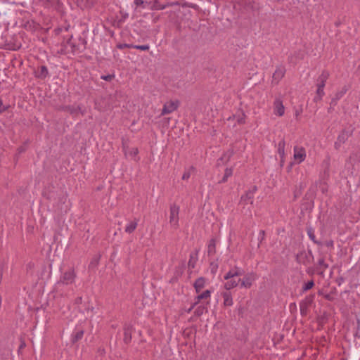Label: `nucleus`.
I'll return each instance as SVG.
<instances>
[{"mask_svg":"<svg viewBox=\"0 0 360 360\" xmlns=\"http://www.w3.org/2000/svg\"><path fill=\"white\" fill-rule=\"evenodd\" d=\"M240 114L236 115L237 122L238 124H244L245 123L246 115L243 110L240 109Z\"/></svg>","mask_w":360,"mask_h":360,"instance_id":"c756f323","label":"nucleus"},{"mask_svg":"<svg viewBox=\"0 0 360 360\" xmlns=\"http://www.w3.org/2000/svg\"><path fill=\"white\" fill-rule=\"evenodd\" d=\"M82 302V297H78L75 300V304L79 305Z\"/></svg>","mask_w":360,"mask_h":360,"instance_id":"a18cd8bd","label":"nucleus"},{"mask_svg":"<svg viewBox=\"0 0 360 360\" xmlns=\"http://www.w3.org/2000/svg\"><path fill=\"white\" fill-rule=\"evenodd\" d=\"M58 110L68 112L71 115L77 113V110H80V106L74 107L72 105H63L60 106Z\"/></svg>","mask_w":360,"mask_h":360,"instance_id":"393cba45","label":"nucleus"},{"mask_svg":"<svg viewBox=\"0 0 360 360\" xmlns=\"http://www.w3.org/2000/svg\"><path fill=\"white\" fill-rule=\"evenodd\" d=\"M307 234L309 238L315 243L319 245H321V243L316 240V236L314 235V230L311 228L307 229Z\"/></svg>","mask_w":360,"mask_h":360,"instance_id":"473e14b6","label":"nucleus"},{"mask_svg":"<svg viewBox=\"0 0 360 360\" xmlns=\"http://www.w3.org/2000/svg\"><path fill=\"white\" fill-rule=\"evenodd\" d=\"M286 70L283 65H278L276 67L275 72L272 75L271 83L278 84L282 78L285 76Z\"/></svg>","mask_w":360,"mask_h":360,"instance_id":"f8f14e48","label":"nucleus"},{"mask_svg":"<svg viewBox=\"0 0 360 360\" xmlns=\"http://www.w3.org/2000/svg\"><path fill=\"white\" fill-rule=\"evenodd\" d=\"M210 297L211 291L210 290H206L202 293L199 294L195 297V302L191 308L188 310V311L190 312L197 304H198L202 301H204L207 304H210Z\"/></svg>","mask_w":360,"mask_h":360,"instance_id":"423d86ee","label":"nucleus"},{"mask_svg":"<svg viewBox=\"0 0 360 360\" xmlns=\"http://www.w3.org/2000/svg\"><path fill=\"white\" fill-rule=\"evenodd\" d=\"M134 4L136 7L141 6L143 8H145V3L143 0H134Z\"/></svg>","mask_w":360,"mask_h":360,"instance_id":"a19ab883","label":"nucleus"},{"mask_svg":"<svg viewBox=\"0 0 360 360\" xmlns=\"http://www.w3.org/2000/svg\"><path fill=\"white\" fill-rule=\"evenodd\" d=\"M257 188L256 186H254L252 189L247 191L245 194H243L240 197V203L243 204L244 205H247L248 201H250V204L253 203L254 194L257 191Z\"/></svg>","mask_w":360,"mask_h":360,"instance_id":"ddd939ff","label":"nucleus"},{"mask_svg":"<svg viewBox=\"0 0 360 360\" xmlns=\"http://www.w3.org/2000/svg\"><path fill=\"white\" fill-rule=\"evenodd\" d=\"M324 297L326 300H329V301H332L333 299V297L330 294L325 295Z\"/></svg>","mask_w":360,"mask_h":360,"instance_id":"09e8293b","label":"nucleus"},{"mask_svg":"<svg viewBox=\"0 0 360 360\" xmlns=\"http://www.w3.org/2000/svg\"><path fill=\"white\" fill-rule=\"evenodd\" d=\"M63 31V28L58 27L54 30V32L56 35L60 34Z\"/></svg>","mask_w":360,"mask_h":360,"instance_id":"49530a36","label":"nucleus"},{"mask_svg":"<svg viewBox=\"0 0 360 360\" xmlns=\"http://www.w3.org/2000/svg\"><path fill=\"white\" fill-rule=\"evenodd\" d=\"M24 347H25V343L24 341L22 342L20 346V349H22Z\"/></svg>","mask_w":360,"mask_h":360,"instance_id":"5fc2aeb1","label":"nucleus"},{"mask_svg":"<svg viewBox=\"0 0 360 360\" xmlns=\"http://www.w3.org/2000/svg\"><path fill=\"white\" fill-rule=\"evenodd\" d=\"M345 92H346V90L337 92L335 94L334 98H332V103H335L339 99H340L343 96V95L345 94Z\"/></svg>","mask_w":360,"mask_h":360,"instance_id":"72a5a7b5","label":"nucleus"},{"mask_svg":"<svg viewBox=\"0 0 360 360\" xmlns=\"http://www.w3.org/2000/svg\"><path fill=\"white\" fill-rule=\"evenodd\" d=\"M169 5V4H167V5L162 4L159 1V0H155V1L153 2V6L151 7V9L152 10H163V9H165Z\"/></svg>","mask_w":360,"mask_h":360,"instance_id":"7c9ffc66","label":"nucleus"},{"mask_svg":"<svg viewBox=\"0 0 360 360\" xmlns=\"http://www.w3.org/2000/svg\"><path fill=\"white\" fill-rule=\"evenodd\" d=\"M84 331L83 330H80L77 331L75 334L72 335L71 342L72 344L76 343L79 340H80L84 335Z\"/></svg>","mask_w":360,"mask_h":360,"instance_id":"cd10ccee","label":"nucleus"},{"mask_svg":"<svg viewBox=\"0 0 360 360\" xmlns=\"http://www.w3.org/2000/svg\"><path fill=\"white\" fill-rule=\"evenodd\" d=\"M133 49L141 50V51H148L149 50V46L148 44L145 45H134Z\"/></svg>","mask_w":360,"mask_h":360,"instance_id":"c9c22d12","label":"nucleus"},{"mask_svg":"<svg viewBox=\"0 0 360 360\" xmlns=\"http://www.w3.org/2000/svg\"><path fill=\"white\" fill-rule=\"evenodd\" d=\"M115 77L114 75H102L101 78L103 80L110 82L112 81Z\"/></svg>","mask_w":360,"mask_h":360,"instance_id":"ea45409f","label":"nucleus"},{"mask_svg":"<svg viewBox=\"0 0 360 360\" xmlns=\"http://www.w3.org/2000/svg\"><path fill=\"white\" fill-rule=\"evenodd\" d=\"M323 172L321 173V178L327 181L330 177V157L327 155L321 163Z\"/></svg>","mask_w":360,"mask_h":360,"instance_id":"9b49d317","label":"nucleus"},{"mask_svg":"<svg viewBox=\"0 0 360 360\" xmlns=\"http://www.w3.org/2000/svg\"><path fill=\"white\" fill-rule=\"evenodd\" d=\"M179 106V101L178 100L169 101L164 104L160 115L163 116L165 115L170 114L177 110Z\"/></svg>","mask_w":360,"mask_h":360,"instance_id":"0eeeda50","label":"nucleus"},{"mask_svg":"<svg viewBox=\"0 0 360 360\" xmlns=\"http://www.w3.org/2000/svg\"><path fill=\"white\" fill-rule=\"evenodd\" d=\"M274 112L277 116L281 117L285 113V107L280 98H276L274 102Z\"/></svg>","mask_w":360,"mask_h":360,"instance_id":"dca6fc26","label":"nucleus"},{"mask_svg":"<svg viewBox=\"0 0 360 360\" xmlns=\"http://www.w3.org/2000/svg\"><path fill=\"white\" fill-rule=\"evenodd\" d=\"M190 169H194V167H191L190 168Z\"/></svg>","mask_w":360,"mask_h":360,"instance_id":"052dcab7","label":"nucleus"},{"mask_svg":"<svg viewBox=\"0 0 360 360\" xmlns=\"http://www.w3.org/2000/svg\"><path fill=\"white\" fill-rule=\"evenodd\" d=\"M312 259L313 255L311 251L310 250L308 252H306L305 251H302L299 252L296 256V261L299 264H302L305 266L309 264Z\"/></svg>","mask_w":360,"mask_h":360,"instance_id":"6e6552de","label":"nucleus"},{"mask_svg":"<svg viewBox=\"0 0 360 360\" xmlns=\"http://www.w3.org/2000/svg\"><path fill=\"white\" fill-rule=\"evenodd\" d=\"M86 41L85 39L80 37L79 43L76 44L72 41V36H71L65 44L63 49H61V53L63 54L72 53L77 51H82L86 49Z\"/></svg>","mask_w":360,"mask_h":360,"instance_id":"f257e3e1","label":"nucleus"},{"mask_svg":"<svg viewBox=\"0 0 360 360\" xmlns=\"http://www.w3.org/2000/svg\"><path fill=\"white\" fill-rule=\"evenodd\" d=\"M139 219L134 218L125 227L124 231L127 233H132L138 226Z\"/></svg>","mask_w":360,"mask_h":360,"instance_id":"5701e85b","label":"nucleus"},{"mask_svg":"<svg viewBox=\"0 0 360 360\" xmlns=\"http://www.w3.org/2000/svg\"><path fill=\"white\" fill-rule=\"evenodd\" d=\"M205 285V278L204 277H199L197 278L193 284V287L196 293H200Z\"/></svg>","mask_w":360,"mask_h":360,"instance_id":"412c9836","label":"nucleus"},{"mask_svg":"<svg viewBox=\"0 0 360 360\" xmlns=\"http://www.w3.org/2000/svg\"><path fill=\"white\" fill-rule=\"evenodd\" d=\"M236 117V115H233L232 116H230V117L227 119V120H228V121H230V120H232L235 119Z\"/></svg>","mask_w":360,"mask_h":360,"instance_id":"864d4df0","label":"nucleus"},{"mask_svg":"<svg viewBox=\"0 0 360 360\" xmlns=\"http://www.w3.org/2000/svg\"><path fill=\"white\" fill-rule=\"evenodd\" d=\"M314 285V282L313 280H311L308 281L307 283H304V285L302 287V291L305 292L310 289H311Z\"/></svg>","mask_w":360,"mask_h":360,"instance_id":"f704fd0d","label":"nucleus"},{"mask_svg":"<svg viewBox=\"0 0 360 360\" xmlns=\"http://www.w3.org/2000/svg\"><path fill=\"white\" fill-rule=\"evenodd\" d=\"M284 162H285V158H281V160H280V165H281V167L283 166Z\"/></svg>","mask_w":360,"mask_h":360,"instance_id":"603ef678","label":"nucleus"},{"mask_svg":"<svg viewBox=\"0 0 360 360\" xmlns=\"http://www.w3.org/2000/svg\"><path fill=\"white\" fill-rule=\"evenodd\" d=\"M233 174V169L232 168H226L224 171V175L222 178V179L219 182L221 183H225L227 181L228 178L231 176Z\"/></svg>","mask_w":360,"mask_h":360,"instance_id":"c85d7f7f","label":"nucleus"},{"mask_svg":"<svg viewBox=\"0 0 360 360\" xmlns=\"http://www.w3.org/2000/svg\"><path fill=\"white\" fill-rule=\"evenodd\" d=\"M179 207L175 204L171 205L170 207V215H169V223L172 226L174 229H177L179 227Z\"/></svg>","mask_w":360,"mask_h":360,"instance_id":"39448f33","label":"nucleus"},{"mask_svg":"<svg viewBox=\"0 0 360 360\" xmlns=\"http://www.w3.org/2000/svg\"><path fill=\"white\" fill-rule=\"evenodd\" d=\"M257 275L255 272H250L245 274L242 279H240V288H250L253 283L257 280Z\"/></svg>","mask_w":360,"mask_h":360,"instance_id":"20e7f679","label":"nucleus"},{"mask_svg":"<svg viewBox=\"0 0 360 360\" xmlns=\"http://www.w3.org/2000/svg\"><path fill=\"white\" fill-rule=\"evenodd\" d=\"M116 46L119 49H123L125 48H133L134 45L129 44H120H120H117Z\"/></svg>","mask_w":360,"mask_h":360,"instance_id":"4c0bfd02","label":"nucleus"},{"mask_svg":"<svg viewBox=\"0 0 360 360\" xmlns=\"http://www.w3.org/2000/svg\"><path fill=\"white\" fill-rule=\"evenodd\" d=\"M221 296L224 299V305L225 307H229L233 305L232 295L230 290H226V291L222 292Z\"/></svg>","mask_w":360,"mask_h":360,"instance_id":"6ab92c4d","label":"nucleus"},{"mask_svg":"<svg viewBox=\"0 0 360 360\" xmlns=\"http://www.w3.org/2000/svg\"><path fill=\"white\" fill-rule=\"evenodd\" d=\"M293 158L298 164L304 161L307 157L306 150L303 146H295L293 148Z\"/></svg>","mask_w":360,"mask_h":360,"instance_id":"9d476101","label":"nucleus"},{"mask_svg":"<svg viewBox=\"0 0 360 360\" xmlns=\"http://www.w3.org/2000/svg\"><path fill=\"white\" fill-rule=\"evenodd\" d=\"M132 326L130 325H125L123 328L124 338L123 341L126 345L131 342L132 339Z\"/></svg>","mask_w":360,"mask_h":360,"instance_id":"f3484780","label":"nucleus"},{"mask_svg":"<svg viewBox=\"0 0 360 360\" xmlns=\"http://www.w3.org/2000/svg\"><path fill=\"white\" fill-rule=\"evenodd\" d=\"M191 176V172L190 171H186L182 175V179L183 180H188Z\"/></svg>","mask_w":360,"mask_h":360,"instance_id":"79ce46f5","label":"nucleus"},{"mask_svg":"<svg viewBox=\"0 0 360 360\" xmlns=\"http://www.w3.org/2000/svg\"><path fill=\"white\" fill-rule=\"evenodd\" d=\"M325 245L328 248H333L334 243L333 240H329L325 242Z\"/></svg>","mask_w":360,"mask_h":360,"instance_id":"c03bdc74","label":"nucleus"},{"mask_svg":"<svg viewBox=\"0 0 360 360\" xmlns=\"http://www.w3.org/2000/svg\"><path fill=\"white\" fill-rule=\"evenodd\" d=\"M226 282L224 283V287L226 290H230L236 287H237L240 283V278H239L238 281H236L234 278H229L228 280H226Z\"/></svg>","mask_w":360,"mask_h":360,"instance_id":"4be33fe9","label":"nucleus"},{"mask_svg":"<svg viewBox=\"0 0 360 360\" xmlns=\"http://www.w3.org/2000/svg\"><path fill=\"white\" fill-rule=\"evenodd\" d=\"M131 153H133L134 155H137L139 153L138 148H133Z\"/></svg>","mask_w":360,"mask_h":360,"instance_id":"3c124183","label":"nucleus"},{"mask_svg":"<svg viewBox=\"0 0 360 360\" xmlns=\"http://www.w3.org/2000/svg\"><path fill=\"white\" fill-rule=\"evenodd\" d=\"M285 139H283L278 143V153L280 155V158L285 157Z\"/></svg>","mask_w":360,"mask_h":360,"instance_id":"a878e982","label":"nucleus"},{"mask_svg":"<svg viewBox=\"0 0 360 360\" xmlns=\"http://www.w3.org/2000/svg\"><path fill=\"white\" fill-rule=\"evenodd\" d=\"M37 26L38 25L36 24L33 20H28L24 25L25 29L31 32L34 31Z\"/></svg>","mask_w":360,"mask_h":360,"instance_id":"bb28decb","label":"nucleus"},{"mask_svg":"<svg viewBox=\"0 0 360 360\" xmlns=\"http://www.w3.org/2000/svg\"><path fill=\"white\" fill-rule=\"evenodd\" d=\"M49 75V71L45 65L39 68L38 72L35 73V77L40 79H45Z\"/></svg>","mask_w":360,"mask_h":360,"instance_id":"b1692460","label":"nucleus"},{"mask_svg":"<svg viewBox=\"0 0 360 360\" xmlns=\"http://www.w3.org/2000/svg\"><path fill=\"white\" fill-rule=\"evenodd\" d=\"M259 234H260V235H261V236H262V238H261V241H262V240H264V236H265V231H264V230H261V231H260V232H259Z\"/></svg>","mask_w":360,"mask_h":360,"instance_id":"8fccbe9b","label":"nucleus"},{"mask_svg":"<svg viewBox=\"0 0 360 360\" xmlns=\"http://www.w3.org/2000/svg\"><path fill=\"white\" fill-rule=\"evenodd\" d=\"M18 150H19V152H20V153H21V152H22V151H23V150H22V148H19Z\"/></svg>","mask_w":360,"mask_h":360,"instance_id":"13d9d810","label":"nucleus"},{"mask_svg":"<svg viewBox=\"0 0 360 360\" xmlns=\"http://www.w3.org/2000/svg\"><path fill=\"white\" fill-rule=\"evenodd\" d=\"M321 191L323 193H326L328 192V185L326 183H324V186L321 188Z\"/></svg>","mask_w":360,"mask_h":360,"instance_id":"de8ad7c7","label":"nucleus"},{"mask_svg":"<svg viewBox=\"0 0 360 360\" xmlns=\"http://www.w3.org/2000/svg\"><path fill=\"white\" fill-rule=\"evenodd\" d=\"M44 7L53 8L56 11H60L63 3L60 0H37Z\"/></svg>","mask_w":360,"mask_h":360,"instance_id":"1a4fd4ad","label":"nucleus"},{"mask_svg":"<svg viewBox=\"0 0 360 360\" xmlns=\"http://www.w3.org/2000/svg\"><path fill=\"white\" fill-rule=\"evenodd\" d=\"M205 309V307L199 306L196 308L194 313L196 316H200L203 314Z\"/></svg>","mask_w":360,"mask_h":360,"instance_id":"e433bc0d","label":"nucleus"},{"mask_svg":"<svg viewBox=\"0 0 360 360\" xmlns=\"http://www.w3.org/2000/svg\"><path fill=\"white\" fill-rule=\"evenodd\" d=\"M314 295H311L305 297L302 302H300V312L303 316H306L308 311L309 307L311 305L314 301Z\"/></svg>","mask_w":360,"mask_h":360,"instance_id":"4468645a","label":"nucleus"},{"mask_svg":"<svg viewBox=\"0 0 360 360\" xmlns=\"http://www.w3.org/2000/svg\"><path fill=\"white\" fill-rule=\"evenodd\" d=\"M242 275V272L240 268L237 266H234L232 269H231L224 276V280H228L229 278H233L236 276H239Z\"/></svg>","mask_w":360,"mask_h":360,"instance_id":"a211bd4d","label":"nucleus"},{"mask_svg":"<svg viewBox=\"0 0 360 360\" xmlns=\"http://www.w3.org/2000/svg\"><path fill=\"white\" fill-rule=\"evenodd\" d=\"M10 108V105H4L3 101L0 99V114L6 111Z\"/></svg>","mask_w":360,"mask_h":360,"instance_id":"58836bf2","label":"nucleus"},{"mask_svg":"<svg viewBox=\"0 0 360 360\" xmlns=\"http://www.w3.org/2000/svg\"><path fill=\"white\" fill-rule=\"evenodd\" d=\"M65 32H67L68 30V27H65V30H64Z\"/></svg>","mask_w":360,"mask_h":360,"instance_id":"4d7b16f0","label":"nucleus"},{"mask_svg":"<svg viewBox=\"0 0 360 360\" xmlns=\"http://www.w3.org/2000/svg\"><path fill=\"white\" fill-rule=\"evenodd\" d=\"M216 245H217V240L215 238H212L209 240L208 245H207V255L213 256L216 254L217 250H216Z\"/></svg>","mask_w":360,"mask_h":360,"instance_id":"aec40b11","label":"nucleus"},{"mask_svg":"<svg viewBox=\"0 0 360 360\" xmlns=\"http://www.w3.org/2000/svg\"><path fill=\"white\" fill-rule=\"evenodd\" d=\"M315 266L316 274L323 276L325 271L328 268V264L326 262L325 258L323 257L319 259Z\"/></svg>","mask_w":360,"mask_h":360,"instance_id":"2eb2a0df","label":"nucleus"},{"mask_svg":"<svg viewBox=\"0 0 360 360\" xmlns=\"http://www.w3.org/2000/svg\"><path fill=\"white\" fill-rule=\"evenodd\" d=\"M329 77L330 73L326 70H323L321 74L316 79V96L314 97L315 102L321 101L324 96V87Z\"/></svg>","mask_w":360,"mask_h":360,"instance_id":"f03ea898","label":"nucleus"},{"mask_svg":"<svg viewBox=\"0 0 360 360\" xmlns=\"http://www.w3.org/2000/svg\"><path fill=\"white\" fill-rule=\"evenodd\" d=\"M96 108L98 109L99 111L102 110L101 108H98V107H96Z\"/></svg>","mask_w":360,"mask_h":360,"instance_id":"bf43d9fd","label":"nucleus"},{"mask_svg":"<svg viewBox=\"0 0 360 360\" xmlns=\"http://www.w3.org/2000/svg\"><path fill=\"white\" fill-rule=\"evenodd\" d=\"M77 112H80L82 115H84L85 113L84 110H82L81 108L80 110H77Z\"/></svg>","mask_w":360,"mask_h":360,"instance_id":"6e6d98bb","label":"nucleus"},{"mask_svg":"<svg viewBox=\"0 0 360 360\" xmlns=\"http://www.w3.org/2000/svg\"><path fill=\"white\" fill-rule=\"evenodd\" d=\"M197 255L198 252L195 253V256L193 255L192 254L190 255L189 261L188 262V266L189 268L194 269L196 264L197 262Z\"/></svg>","mask_w":360,"mask_h":360,"instance_id":"2f4dec72","label":"nucleus"},{"mask_svg":"<svg viewBox=\"0 0 360 360\" xmlns=\"http://www.w3.org/2000/svg\"><path fill=\"white\" fill-rule=\"evenodd\" d=\"M307 272L308 274L309 275H313L315 273H316V266L314 267H309L307 269Z\"/></svg>","mask_w":360,"mask_h":360,"instance_id":"37998d69","label":"nucleus"},{"mask_svg":"<svg viewBox=\"0 0 360 360\" xmlns=\"http://www.w3.org/2000/svg\"><path fill=\"white\" fill-rule=\"evenodd\" d=\"M77 277V274L74 268H71L68 271H65L60 278V281L58 283H62L63 285H70L72 284L75 278Z\"/></svg>","mask_w":360,"mask_h":360,"instance_id":"7ed1b4c3","label":"nucleus"}]
</instances>
